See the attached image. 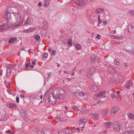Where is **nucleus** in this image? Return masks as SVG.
Here are the masks:
<instances>
[{
	"label": "nucleus",
	"mask_w": 134,
	"mask_h": 134,
	"mask_svg": "<svg viewBox=\"0 0 134 134\" xmlns=\"http://www.w3.org/2000/svg\"><path fill=\"white\" fill-rule=\"evenodd\" d=\"M90 88L92 91L96 92L98 90V87L97 85L92 84L90 86Z\"/></svg>",
	"instance_id": "nucleus-7"
},
{
	"label": "nucleus",
	"mask_w": 134,
	"mask_h": 134,
	"mask_svg": "<svg viewBox=\"0 0 134 134\" xmlns=\"http://www.w3.org/2000/svg\"><path fill=\"white\" fill-rule=\"evenodd\" d=\"M128 30L129 33L131 34L134 33V27L131 25L128 26Z\"/></svg>",
	"instance_id": "nucleus-8"
},
{
	"label": "nucleus",
	"mask_w": 134,
	"mask_h": 134,
	"mask_svg": "<svg viewBox=\"0 0 134 134\" xmlns=\"http://www.w3.org/2000/svg\"><path fill=\"white\" fill-rule=\"evenodd\" d=\"M125 86L128 89L130 88V87L132 86V85H129V83L128 84H126Z\"/></svg>",
	"instance_id": "nucleus-32"
},
{
	"label": "nucleus",
	"mask_w": 134,
	"mask_h": 134,
	"mask_svg": "<svg viewBox=\"0 0 134 134\" xmlns=\"http://www.w3.org/2000/svg\"><path fill=\"white\" fill-rule=\"evenodd\" d=\"M2 16L7 21V24H4L0 26V32L7 29L10 26V24H12L10 14L6 11L3 14Z\"/></svg>",
	"instance_id": "nucleus-2"
},
{
	"label": "nucleus",
	"mask_w": 134,
	"mask_h": 134,
	"mask_svg": "<svg viewBox=\"0 0 134 134\" xmlns=\"http://www.w3.org/2000/svg\"><path fill=\"white\" fill-rule=\"evenodd\" d=\"M37 132L38 134H51V133H48L46 132L45 133V130L42 129H39L37 131Z\"/></svg>",
	"instance_id": "nucleus-12"
},
{
	"label": "nucleus",
	"mask_w": 134,
	"mask_h": 134,
	"mask_svg": "<svg viewBox=\"0 0 134 134\" xmlns=\"http://www.w3.org/2000/svg\"><path fill=\"white\" fill-rule=\"evenodd\" d=\"M91 114L93 115V118L94 120H97L98 119L99 117V115L98 113L93 114L92 113Z\"/></svg>",
	"instance_id": "nucleus-14"
},
{
	"label": "nucleus",
	"mask_w": 134,
	"mask_h": 134,
	"mask_svg": "<svg viewBox=\"0 0 134 134\" xmlns=\"http://www.w3.org/2000/svg\"><path fill=\"white\" fill-rule=\"evenodd\" d=\"M111 122H107L104 123V124L106 126V127L107 128H109L111 127L112 123Z\"/></svg>",
	"instance_id": "nucleus-21"
},
{
	"label": "nucleus",
	"mask_w": 134,
	"mask_h": 134,
	"mask_svg": "<svg viewBox=\"0 0 134 134\" xmlns=\"http://www.w3.org/2000/svg\"><path fill=\"white\" fill-rule=\"evenodd\" d=\"M75 130H78V132H79L80 131V130L79 128H76L75 129Z\"/></svg>",
	"instance_id": "nucleus-55"
},
{
	"label": "nucleus",
	"mask_w": 134,
	"mask_h": 134,
	"mask_svg": "<svg viewBox=\"0 0 134 134\" xmlns=\"http://www.w3.org/2000/svg\"><path fill=\"white\" fill-rule=\"evenodd\" d=\"M64 132H65L66 133H68V131L67 130H65V129H64V130H63Z\"/></svg>",
	"instance_id": "nucleus-56"
},
{
	"label": "nucleus",
	"mask_w": 134,
	"mask_h": 134,
	"mask_svg": "<svg viewBox=\"0 0 134 134\" xmlns=\"http://www.w3.org/2000/svg\"><path fill=\"white\" fill-rule=\"evenodd\" d=\"M16 40V38H12L10 39L9 41V42L10 43H13Z\"/></svg>",
	"instance_id": "nucleus-27"
},
{
	"label": "nucleus",
	"mask_w": 134,
	"mask_h": 134,
	"mask_svg": "<svg viewBox=\"0 0 134 134\" xmlns=\"http://www.w3.org/2000/svg\"><path fill=\"white\" fill-rule=\"evenodd\" d=\"M48 56V54L47 53H45L42 54V58L43 59L47 58Z\"/></svg>",
	"instance_id": "nucleus-26"
},
{
	"label": "nucleus",
	"mask_w": 134,
	"mask_h": 134,
	"mask_svg": "<svg viewBox=\"0 0 134 134\" xmlns=\"http://www.w3.org/2000/svg\"><path fill=\"white\" fill-rule=\"evenodd\" d=\"M64 108L66 110H68V108L66 106H65L64 107Z\"/></svg>",
	"instance_id": "nucleus-59"
},
{
	"label": "nucleus",
	"mask_w": 134,
	"mask_h": 134,
	"mask_svg": "<svg viewBox=\"0 0 134 134\" xmlns=\"http://www.w3.org/2000/svg\"><path fill=\"white\" fill-rule=\"evenodd\" d=\"M8 66L10 67L11 68V69L12 68L13 69V68H14L15 66H13L12 64H8V65H7V67H8Z\"/></svg>",
	"instance_id": "nucleus-36"
},
{
	"label": "nucleus",
	"mask_w": 134,
	"mask_h": 134,
	"mask_svg": "<svg viewBox=\"0 0 134 134\" xmlns=\"http://www.w3.org/2000/svg\"><path fill=\"white\" fill-rule=\"evenodd\" d=\"M33 29L32 28H31L27 30V31L29 32H31V31H33Z\"/></svg>",
	"instance_id": "nucleus-39"
},
{
	"label": "nucleus",
	"mask_w": 134,
	"mask_h": 134,
	"mask_svg": "<svg viewBox=\"0 0 134 134\" xmlns=\"http://www.w3.org/2000/svg\"><path fill=\"white\" fill-rule=\"evenodd\" d=\"M31 63H27L25 65V67H26L27 68L29 67L30 66H31Z\"/></svg>",
	"instance_id": "nucleus-37"
},
{
	"label": "nucleus",
	"mask_w": 134,
	"mask_h": 134,
	"mask_svg": "<svg viewBox=\"0 0 134 134\" xmlns=\"http://www.w3.org/2000/svg\"><path fill=\"white\" fill-rule=\"evenodd\" d=\"M108 109L106 108L104 109L103 111L102 112V114L103 117L108 112Z\"/></svg>",
	"instance_id": "nucleus-17"
},
{
	"label": "nucleus",
	"mask_w": 134,
	"mask_h": 134,
	"mask_svg": "<svg viewBox=\"0 0 134 134\" xmlns=\"http://www.w3.org/2000/svg\"><path fill=\"white\" fill-rule=\"evenodd\" d=\"M20 97L21 98H24L25 97V96L24 94H22L20 96Z\"/></svg>",
	"instance_id": "nucleus-50"
},
{
	"label": "nucleus",
	"mask_w": 134,
	"mask_h": 134,
	"mask_svg": "<svg viewBox=\"0 0 134 134\" xmlns=\"http://www.w3.org/2000/svg\"><path fill=\"white\" fill-rule=\"evenodd\" d=\"M128 12L131 14L132 15H134V11L133 10H130L128 11Z\"/></svg>",
	"instance_id": "nucleus-35"
},
{
	"label": "nucleus",
	"mask_w": 134,
	"mask_h": 134,
	"mask_svg": "<svg viewBox=\"0 0 134 134\" xmlns=\"http://www.w3.org/2000/svg\"><path fill=\"white\" fill-rule=\"evenodd\" d=\"M48 2L47 1H45L44 2V4L45 5H48Z\"/></svg>",
	"instance_id": "nucleus-45"
},
{
	"label": "nucleus",
	"mask_w": 134,
	"mask_h": 134,
	"mask_svg": "<svg viewBox=\"0 0 134 134\" xmlns=\"http://www.w3.org/2000/svg\"><path fill=\"white\" fill-rule=\"evenodd\" d=\"M87 121V118H86L84 119H82L80 120L78 122L79 124H82V123H84Z\"/></svg>",
	"instance_id": "nucleus-18"
},
{
	"label": "nucleus",
	"mask_w": 134,
	"mask_h": 134,
	"mask_svg": "<svg viewBox=\"0 0 134 134\" xmlns=\"http://www.w3.org/2000/svg\"><path fill=\"white\" fill-rule=\"evenodd\" d=\"M11 71V68L9 66H8V68L7 69V76H10Z\"/></svg>",
	"instance_id": "nucleus-15"
},
{
	"label": "nucleus",
	"mask_w": 134,
	"mask_h": 134,
	"mask_svg": "<svg viewBox=\"0 0 134 134\" xmlns=\"http://www.w3.org/2000/svg\"><path fill=\"white\" fill-rule=\"evenodd\" d=\"M57 66H58V67H59L60 66V65L58 63H57Z\"/></svg>",
	"instance_id": "nucleus-63"
},
{
	"label": "nucleus",
	"mask_w": 134,
	"mask_h": 134,
	"mask_svg": "<svg viewBox=\"0 0 134 134\" xmlns=\"http://www.w3.org/2000/svg\"><path fill=\"white\" fill-rule=\"evenodd\" d=\"M75 47L77 50L80 49L81 47V46L79 44H77L76 45Z\"/></svg>",
	"instance_id": "nucleus-30"
},
{
	"label": "nucleus",
	"mask_w": 134,
	"mask_h": 134,
	"mask_svg": "<svg viewBox=\"0 0 134 134\" xmlns=\"http://www.w3.org/2000/svg\"><path fill=\"white\" fill-rule=\"evenodd\" d=\"M64 91L60 88H57L54 91L53 93H51L49 96L48 102L51 104H54L57 100L64 98Z\"/></svg>",
	"instance_id": "nucleus-1"
},
{
	"label": "nucleus",
	"mask_w": 134,
	"mask_h": 134,
	"mask_svg": "<svg viewBox=\"0 0 134 134\" xmlns=\"http://www.w3.org/2000/svg\"><path fill=\"white\" fill-rule=\"evenodd\" d=\"M70 92L71 94L77 97L80 96H83L85 99H87V98L86 93L81 92L78 90L76 87H73L71 88L70 90Z\"/></svg>",
	"instance_id": "nucleus-3"
},
{
	"label": "nucleus",
	"mask_w": 134,
	"mask_h": 134,
	"mask_svg": "<svg viewBox=\"0 0 134 134\" xmlns=\"http://www.w3.org/2000/svg\"><path fill=\"white\" fill-rule=\"evenodd\" d=\"M119 110V108L117 107H113L111 110V112L113 114H115L118 112Z\"/></svg>",
	"instance_id": "nucleus-9"
},
{
	"label": "nucleus",
	"mask_w": 134,
	"mask_h": 134,
	"mask_svg": "<svg viewBox=\"0 0 134 134\" xmlns=\"http://www.w3.org/2000/svg\"><path fill=\"white\" fill-rule=\"evenodd\" d=\"M5 132L7 133H9L10 132V130H8V131H5Z\"/></svg>",
	"instance_id": "nucleus-57"
},
{
	"label": "nucleus",
	"mask_w": 134,
	"mask_h": 134,
	"mask_svg": "<svg viewBox=\"0 0 134 134\" xmlns=\"http://www.w3.org/2000/svg\"><path fill=\"white\" fill-rule=\"evenodd\" d=\"M68 44L69 45H71L72 44V41L71 39H68Z\"/></svg>",
	"instance_id": "nucleus-31"
},
{
	"label": "nucleus",
	"mask_w": 134,
	"mask_h": 134,
	"mask_svg": "<svg viewBox=\"0 0 134 134\" xmlns=\"http://www.w3.org/2000/svg\"><path fill=\"white\" fill-rule=\"evenodd\" d=\"M42 97H43V96L42 95H41L40 96V98H41V99L42 98Z\"/></svg>",
	"instance_id": "nucleus-64"
},
{
	"label": "nucleus",
	"mask_w": 134,
	"mask_h": 134,
	"mask_svg": "<svg viewBox=\"0 0 134 134\" xmlns=\"http://www.w3.org/2000/svg\"><path fill=\"white\" fill-rule=\"evenodd\" d=\"M40 36L38 35H36L35 37V38L37 40H38L40 39Z\"/></svg>",
	"instance_id": "nucleus-38"
},
{
	"label": "nucleus",
	"mask_w": 134,
	"mask_h": 134,
	"mask_svg": "<svg viewBox=\"0 0 134 134\" xmlns=\"http://www.w3.org/2000/svg\"><path fill=\"white\" fill-rule=\"evenodd\" d=\"M43 23L44 25L43 26V28L44 30H46L47 29V21L45 20L43 21Z\"/></svg>",
	"instance_id": "nucleus-19"
},
{
	"label": "nucleus",
	"mask_w": 134,
	"mask_h": 134,
	"mask_svg": "<svg viewBox=\"0 0 134 134\" xmlns=\"http://www.w3.org/2000/svg\"><path fill=\"white\" fill-rule=\"evenodd\" d=\"M111 81L112 83L114 84H116L117 83V81L116 78H112L111 80Z\"/></svg>",
	"instance_id": "nucleus-23"
},
{
	"label": "nucleus",
	"mask_w": 134,
	"mask_h": 134,
	"mask_svg": "<svg viewBox=\"0 0 134 134\" xmlns=\"http://www.w3.org/2000/svg\"><path fill=\"white\" fill-rule=\"evenodd\" d=\"M55 119L56 120L60 121H63L64 120V119L63 118L59 117L55 118Z\"/></svg>",
	"instance_id": "nucleus-28"
},
{
	"label": "nucleus",
	"mask_w": 134,
	"mask_h": 134,
	"mask_svg": "<svg viewBox=\"0 0 134 134\" xmlns=\"http://www.w3.org/2000/svg\"><path fill=\"white\" fill-rule=\"evenodd\" d=\"M8 118V116L7 115L6 116L5 115H4L3 116V118L1 119V121H6L7 120Z\"/></svg>",
	"instance_id": "nucleus-22"
},
{
	"label": "nucleus",
	"mask_w": 134,
	"mask_h": 134,
	"mask_svg": "<svg viewBox=\"0 0 134 134\" xmlns=\"http://www.w3.org/2000/svg\"><path fill=\"white\" fill-rule=\"evenodd\" d=\"M128 117L130 119H134V114H130L128 115Z\"/></svg>",
	"instance_id": "nucleus-25"
},
{
	"label": "nucleus",
	"mask_w": 134,
	"mask_h": 134,
	"mask_svg": "<svg viewBox=\"0 0 134 134\" xmlns=\"http://www.w3.org/2000/svg\"><path fill=\"white\" fill-rule=\"evenodd\" d=\"M42 31H41V33L42 35L43 36H45V34H42Z\"/></svg>",
	"instance_id": "nucleus-60"
},
{
	"label": "nucleus",
	"mask_w": 134,
	"mask_h": 134,
	"mask_svg": "<svg viewBox=\"0 0 134 134\" xmlns=\"http://www.w3.org/2000/svg\"><path fill=\"white\" fill-rule=\"evenodd\" d=\"M16 102L17 103H19V98L17 96L16 97Z\"/></svg>",
	"instance_id": "nucleus-43"
},
{
	"label": "nucleus",
	"mask_w": 134,
	"mask_h": 134,
	"mask_svg": "<svg viewBox=\"0 0 134 134\" xmlns=\"http://www.w3.org/2000/svg\"><path fill=\"white\" fill-rule=\"evenodd\" d=\"M100 15H99L98 17V24L99 25L102 22V19L100 18Z\"/></svg>",
	"instance_id": "nucleus-33"
},
{
	"label": "nucleus",
	"mask_w": 134,
	"mask_h": 134,
	"mask_svg": "<svg viewBox=\"0 0 134 134\" xmlns=\"http://www.w3.org/2000/svg\"><path fill=\"white\" fill-rule=\"evenodd\" d=\"M109 93L108 92L105 91H102L99 94H96L94 95L93 98L94 100H99L100 102L101 100L102 101L105 98H107L108 97Z\"/></svg>",
	"instance_id": "nucleus-4"
},
{
	"label": "nucleus",
	"mask_w": 134,
	"mask_h": 134,
	"mask_svg": "<svg viewBox=\"0 0 134 134\" xmlns=\"http://www.w3.org/2000/svg\"><path fill=\"white\" fill-rule=\"evenodd\" d=\"M16 106V105L15 104L11 103L9 105V107L11 109L15 108V107Z\"/></svg>",
	"instance_id": "nucleus-24"
},
{
	"label": "nucleus",
	"mask_w": 134,
	"mask_h": 134,
	"mask_svg": "<svg viewBox=\"0 0 134 134\" xmlns=\"http://www.w3.org/2000/svg\"><path fill=\"white\" fill-rule=\"evenodd\" d=\"M114 63H115V65H119V63L116 60H115Z\"/></svg>",
	"instance_id": "nucleus-41"
},
{
	"label": "nucleus",
	"mask_w": 134,
	"mask_h": 134,
	"mask_svg": "<svg viewBox=\"0 0 134 134\" xmlns=\"http://www.w3.org/2000/svg\"><path fill=\"white\" fill-rule=\"evenodd\" d=\"M103 24L105 25V24H106L108 23V22L106 20H104L103 21Z\"/></svg>",
	"instance_id": "nucleus-44"
},
{
	"label": "nucleus",
	"mask_w": 134,
	"mask_h": 134,
	"mask_svg": "<svg viewBox=\"0 0 134 134\" xmlns=\"http://www.w3.org/2000/svg\"><path fill=\"white\" fill-rule=\"evenodd\" d=\"M91 62H93L95 61V58H92L91 59Z\"/></svg>",
	"instance_id": "nucleus-48"
},
{
	"label": "nucleus",
	"mask_w": 134,
	"mask_h": 134,
	"mask_svg": "<svg viewBox=\"0 0 134 134\" xmlns=\"http://www.w3.org/2000/svg\"><path fill=\"white\" fill-rule=\"evenodd\" d=\"M38 6H42V3L41 2H39L38 4Z\"/></svg>",
	"instance_id": "nucleus-54"
},
{
	"label": "nucleus",
	"mask_w": 134,
	"mask_h": 134,
	"mask_svg": "<svg viewBox=\"0 0 134 134\" xmlns=\"http://www.w3.org/2000/svg\"><path fill=\"white\" fill-rule=\"evenodd\" d=\"M19 112L22 114L21 115L22 117L24 118L26 116V113H25V109H20L19 110Z\"/></svg>",
	"instance_id": "nucleus-16"
},
{
	"label": "nucleus",
	"mask_w": 134,
	"mask_h": 134,
	"mask_svg": "<svg viewBox=\"0 0 134 134\" xmlns=\"http://www.w3.org/2000/svg\"><path fill=\"white\" fill-rule=\"evenodd\" d=\"M32 20L31 18H28L26 21L24 25L27 26L28 24H30L32 23Z\"/></svg>",
	"instance_id": "nucleus-10"
},
{
	"label": "nucleus",
	"mask_w": 134,
	"mask_h": 134,
	"mask_svg": "<svg viewBox=\"0 0 134 134\" xmlns=\"http://www.w3.org/2000/svg\"><path fill=\"white\" fill-rule=\"evenodd\" d=\"M32 64L30 66V68H32L34 67V65L36 64V62L35 61H33L32 62Z\"/></svg>",
	"instance_id": "nucleus-34"
},
{
	"label": "nucleus",
	"mask_w": 134,
	"mask_h": 134,
	"mask_svg": "<svg viewBox=\"0 0 134 134\" xmlns=\"http://www.w3.org/2000/svg\"><path fill=\"white\" fill-rule=\"evenodd\" d=\"M122 134H131L130 132L126 131L124 132Z\"/></svg>",
	"instance_id": "nucleus-40"
},
{
	"label": "nucleus",
	"mask_w": 134,
	"mask_h": 134,
	"mask_svg": "<svg viewBox=\"0 0 134 134\" xmlns=\"http://www.w3.org/2000/svg\"><path fill=\"white\" fill-rule=\"evenodd\" d=\"M51 74V73H49V72L47 74V75H48V77H47V79H48L49 78V77L50 76V75Z\"/></svg>",
	"instance_id": "nucleus-53"
},
{
	"label": "nucleus",
	"mask_w": 134,
	"mask_h": 134,
	"mask_svg": "<svg viewBox=\"0 0 134 134\" xmlns=\"http://www.w3.org/2000/svg\"><path fill=\"white\" fill-rule=\"evenodd\" d=\"M14 8H15L13 7H9L7 8L6 11L8 13L10 14L11 15V13H14Z\"/></svg>",
	"instance_id": "nucleus-11"
},
{
	"label": "nucleus",
	"mask_w": 134,
	"mask_h": 134,
	"mask_svg": "<svg viewBox=\"0 0 134 134\" xmlns=\"http://www.w3.org/2000/svg\"><path fill=\"white\" fill-rule=\"evenodd\" d=\"M113 129L117 131H119L120 130V125L118 124H114V125L113 124Z\"/></svg>",
	"instance_id": "nucleus-13"
},
{
	"label": "nucleus",
	"mask_w": 134,
	"mask_h": 134,
	"mask_svg": "<svg viewBox=\"0 0 134 134\" xmlns=\"http://www.w3.org/2000/svg\"><path fill=\"white\" fill-rule=\"evenodd\" d=\"M74 3L77 5H83L87 3V1L85 0H74Z\"/></svg>",
	"instance_id": "nucleus-6"
},
{
	"label": "nucleus",
	"mask_w": 134,
	"mask_h": 134,
	"mask_svg": "<svg viewBox=\"0 0 134 134\" xmlns=\"http://www.w3.org/2000/svg\"><path fill=\"white\" fill-rule=\"evenodd\" d=\"M114 36V38L115 39H116V40H119V38L115 36Z\"/></svg>",
	"instance_id": "nucleus-52"
},
{
	"label": "nucleus",
	"mask_w": 134,
	"mask_h": 134,
	"mask_svg": "<svg viewBox=\"0 0 134 134\" xmlns=\"http://www.w3.org/2000/svg\"><path fill=\"white\" fill-rule=\"evenodd\" d=\"M101 36L99 35H98V34H97V36H96V38H98L99 39H100V37H101Z\"/></svg>",
	"instance_id": "nucleus-46"
},
{
	"label": "nucleus",
	"mask_w": 134,
	"mask_h": 134,
	"mask_svg": "<svg viewBox=\"0 0 134 134\" xmlns=\"http://www.w3.org/2000/svg\"><path fill=\"white\" fill-rule=\"evenodd\" d=\"M120 93V91H119L118 90L116 91V93L117 94H119Z\"/></svg>",
	"instance_id": "nucleus-58"
},
{
	"label": "nucleus",
	"mask_w": 134,
	"mask_h": 134,
	"mask_svg": "<svg viewBox=\"0 0 134 134\" xmlns=\"http://www.w3.org/2000/svg\"><path fill=\"white\" fill-rule=\"evenodd\" d=\"M103 10V9L101 8H99L97 9L95 11V13L96 14L100 13Z\"/></svg>",
	"instance_id": "nucleus-20"
},
{
	"label": "nucleus",
	"mask_w": 134,
	"mask_h": 134,
	"mask_svg": "<svg viewBox=\"0 0 134 134\" xmlns=\"http://www.w3.org/2000/svg\"><path fill=\"white\" fill-rule=\"evenodd\" d=\"M72 132V130H71L69 132H68V133H71Z\"/></svg>",
	"instance_id": "nucleus-62"
},
{
	"label": "nucleus",
	"mask_w": 134,
	"mask_h": 134,
	"mask_svg": "<svg viewBox=\"0 0 134 134\" xmlns=\"http://www.w3.org/2000/svg\"><path fill=\"white\" fill-rule=\"evenodd\" d=\"M73 109L76 111H79V108L77 106H76L73 107Z\"/></svg>",
	"instance_id": "nucleus-29"
},
{
	"label": "nucleus",
	"mask_w": 134,
	"mask_h": 134,
	"mask_svg": "<svg viewBox=\"0 0 134 134\" xmlns=\"http://www.w3.org/2000/svg\"><path fill=\"white\" fill-rule=\"evenodd\" d=\"M111 96L113 98H114L116 97L115 95L113 93L111 94Z\"/></svg>",
	"instance_id": "nucleus-42"
},
{
	"label": "nucleus",
	"mask_w": 134,
	"mask_h": 134,
	"mask_svg": "<svg viewBox=\"0 0 134 134\" xmlns=\"http://www.w3.org/2000/svg\"><path fill=\"white\" fill-rule=\"evenodd\" d=\"M55 51L54 50H53L52 51V53H53L52 55H54L55 54Z\"/></svg>",
	"instance_id": "nucleus-51"
},
{
	"label": "nucleus",
	"mask_w": 134,
	"mask_h": 134,
	"mask_svg": "<svg viewBox=\"0 0 134 134\" xmlns=\"http://www.w3.org/2000/svg\"><path fill=\"white\" fill-rule=\"evenodd\" d=\"M60 40L63 41L64 40V36H62L60 38Z\"/></svg>",
	"instance_id": "nucleus-47"
},
{
	"label": "nucleus",
	"mask_w": 134,
	"mask_h": 134,
	"mask_svg": "<svg viewBox=\"0 0 134 134\" xmlns=\"http://www.w3.org/2000/svg\"><path fill=\"white\" fill-rule=\"evenodd\" d=\"M15 19H16V22L17 23L16 25L18 26H20L23 24L24 18H21V16L20 14L16 13L15 15Z\"/></svg>",
	"instance_id": "nucleus-5"
},
{
	"label": "nucleus",
	"mask_w": 134,
	"mask_h": 134,
	"mask_svg": "<svg viewBox=\"0 0 134 134\" xmlns=\"http://www.w3.org/2000/svg\"><path fill=\"white\" fill-rule=\"evenodd\" d=\"M71 74L72 75L74 76L75 75V73L74 72H73Z\"/></svg>",
	"instance_id": "nucleus-61"
},
{
	"label": "nucleus",
	"mask_w": 134,
	"mask_h": 134,
	"mask_svg": "<svg viewBox=\"0 0 134 134\" xmlns=\"http://www.w3.org/2000/svg\"><path fill=\"white\" fill-rule=\"evenodd\" d=\"M47 50L48 51L50 52H51V51H52V49L50 48H48Z\"/></svg>",
	"instance_id": "nucleus-49"
}]
</instances>
